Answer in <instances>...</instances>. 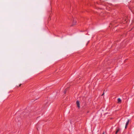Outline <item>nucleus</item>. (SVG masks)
<instances>
[{
	"instance_id": "obj_10",
	"label": "nucleus",
	"mask_w": 134,
	"mask_h": 134,
	"mask_svg": "<svg viewBox=\"0 0 134 134\" xmlns=\"http://www.w3.org/2000/svg\"><path fill=\"white\" fill-rule=\"evenodd\" d=\"M21 85V84L20 85H19V86H20Z\"/></svg>"
},
{
	"instance_id": "obj_7",
	"label": "nucleus",
	"mask_w": 134,
	"mask_h": 134,
	"mask_svg": "<svg viewBox=\"0 0 134 134\" xmlns=\"http://www.w3.org/2000/svg\"><path fill=\"white\" fill-rule=\"evenodd\" d=\"M104 94V91L103 92V94H102V96H103Z\"/></svg>"
},
{
	"instance_id": "obj_4",
	"label": "nucleus",
	"mask_w": 134,
	"mask_h": 134,
	"mask_svg": "<svg viewBox=\"0 0 134 134\" xmlns=\"http://www.w3.org/2000/svg\"><path fill=\"white\" fill-rule=\"evenodd\" d=\"M118 103H120L121 102V100L120 98H119L118 99Z\"/></svg>"
},
{
	"instance_id": "obj_6",
	"label": "nucleus",
	"mask_w": 134,
	"mask_h": 134,
	"mask_svg": "<svg viewBox=\"0 0 134 134\" xmlns=\"http://www.w3.org/2000/svg\"><path fill=\"white\" fill-rule=\"evenodd\" d=\"M66 91V89L64 91V92L65 94V93Z\"/></svg>"
},
{
	"instance_id": "obj_3",
	"label": "nucleus",
	"mask_w": 134,
	"mask_h": 134,
	"mask_svg": "<svg viewBox=\"0 0 134 134\" xmlns=\"http://www.w3.org/2000/svg\"><path fill=\"white\" fill-rule=\"evenodd\" d=\"M116 131H117L118 133V132L120 133V130H121V129L120 128H119L118 127L116 128Z\"/></svg>"
},
{
	"instance_id": "obj_1",
	"label": "nucleus",
	"mask_w": 134,
	"mask_h": 134,
	"mask_svg": "<svg viewBox=\"0 0 134 134\" xmlns=\"http://www.w3.org/2000/svg\"><path fill=\"white\" fill-rule=\"evenodd\" d=\"M76 103L77 105V107L79 108H80V104L79 101L78 100L76 102Z\"/></svg>"
},
{
	"instance_id": "obj_8",
	"label": "nucleus",
	"mask_w": 134,
	"mask_h": 134,
	"mask_svg": "<svg viewBox=\"0 0 134 134\" xmlns=\"http://www.w3.org/2000/svg\"><path fill=\"white\" fill-rule=\"evenodd\" d=\"M118 133V132L117 131H116L115 132V134H117Z\"/></svg>"
},
{
	"instance_id": "obj_9",
	"label": "nucleus",
	"mask_w": 134,
	"mask_h": 134,
	"mask_svg": "<svg viewBox=\"0 0 134 134\" xmlns=\"http://www.w3.org/2000/svg\"><path fill=\"white\" fill-rule=\"evenodd\" d=\"M102 134H104V131L103 132V133Z\"/></svg>"
},
{
	"instance_id": "obj_2",
	"label": "nucleus",
	"mask_w": 134,
	"mask_h": 134,
	"mask_svg": "<svg viewBox=\"0 0 134 134\" xmlns=\"http://www.w3.org/2000/svg\"><path fill=\"white\" fill-rule=\"evenodd\" d=\"M130 120L129 119H128V120L126 122V125H125V128L126 129V128L127 125H128V124L129 123V122L130 121Z\"/></svg>"
},
{
	"instance_id": "obj_5",
	"label": "nucleus",
	"mask_w": 134,
	"mask_h": 134,
	"mask_svg": "<svg viewBox=\"0 0 134 134\" xmlns=\"http://www.w3.org/2000/svg\"><path fill=\"white\" fill-rule=\"evenodd\" d=\"M76 20H74L72 25V26H73V25H74L76 24Z\"/></svg>"
}]
</instances>
